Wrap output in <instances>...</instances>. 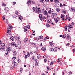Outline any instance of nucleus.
Instances as JSON below:
<instances>
[{
  "instance_id": "1",
  "label": "nucleus",
  "mask_w": 75,
  "mask_h": 75,
  "mask_svg": "<svg viewBox=\"0 0 75 75\" xmlns=\"http://www.w3.org/2000/svg\"><path fill=\"white\" fill-rule=\"evenodd\" d=\"M40 8H37V7L35 8V7H33V12L35 11V12H37V13H40L41 12V10L40 9Z\"/></svg>"
},
{
  "instance_id": "2",
  "label": "nucleus",
  "mask_w": 75,
  "mask_h": 75,
  "mask_svg": "<svg viewBox=\"0 0 75 75\" xmlns=\"http://www.w3.org/2000/svg\"><path fill=\"white\" fill-rule=\"evenodd\" d=\"M39 18L40 19V20L41 21H42V20H44V19H46V17L45 16H43L42 14H40L39 15Z\"/></svg>"
},
{
  "instance_id": "3",
  "label": "nucleus",
  "mask_w": 75,
  "mask_h": 75,
  "mask_svg": "<svg viewBox=\"0 0 75 75\" xmlns=\"http://www.w3.org/2000/svg\"><path fill=\"white\" fill-rule=\"evenodd\" d=\"M57 16V14L55 13H54L52 14L51 17L52 19H54Z\"/></svg>"
},
{
  "instance_id": "4",
  "label": "nucleus",
  "mask_w": 75,
  "mask_h": 75,
  "mask_svg": "<svg viewBox=\"0 0 75 75\" xmlns=\"http://www.w3.org/2000/svg\"><path fill=\"white\" fill-rule=\"evenodd\" d=\"M13 28V27L10 25H8V27L7 28L8 29V32H11V29Z\"/></svg>"
},
{
  "instance_id": "5",
  "label": "nucleus",
  "mask_w": 75,
  "mask_h": 75,
  "mask_svg": "<svg viewBox=\"0 0 75 75\" xmlns=\"http://www.w3.org/2000/svg\"><path fill=\"white\" fill-rule=\"evenodd\" d=\"M54 21H55L56 23H57L58 21H59V17L55 18H54Z\"/></svg>"
},
{
  "instance_id": "6",
  "label": "nucleus",
  "mask_w": 75,
  "mask_h": 75,
  "mask_svg": "<svg viewBox=\"0 0 75 75\" xmlns=\"http://www.w3.org/2000/svg\"><path fill=\"white\" fill-rule=\"evenodd\" d=\"M6 48H7L6 50L7 52H10V51H11V47H9L8 48H7V47H8V45H6Z\"/></svg>"
},
{
  "instance_id": "7",
  "label": "nucleus",
  "mask_w": 75,
  "mask_h": 75,
  "mask_svg": "<svg viewBox=\"0 0 75 75\" xmlns=\"http://www.w3.org/2000/svg\"><path fill=\"white\" fill-rule=\"evenodd\" d=\"M12 63L13 64L14 66H15V67H17V66L18 65V63L15 62V61H12Z\"/></svg>"
},
{
  "instance_id": "8",
  "label": "nucleus",
  "mask_w": 75,
  "mask_h": 75,
  "mask_svg": "<svg viewBox=\"0 0 75 75\" xmlns=\"http://www.w3.org/2000/svg\"><path fill=\"white\" fill-rule=\"evenodd\" d=\"M31 1L29 0L27 2V3H26V4H27V6H31Z\"/></svg>"
},
{
  "instance_id": "9",
  "label": "nucleus",
  "mask_w": 75,
  "mask_h": 75,
  "mask_svg": "<svg viewBox=\"0 0 75 75\" xmlns=\"http://www.w3.org/2000/svg\"><path fill=\"white\" fill-rule=\"evenodd\" d=\"M5 11L7 13L9 11V8H8L6 7H5V9H4Z\"/></svg>"
},
{
  "instance_id": "10",
  "label": "nucleus",
  "mask_w": 75,
  "mask_h": 75,
  "mask_svg": "<svg viewBox=\"0 0 75 75\" xmlns=\"http://www.w3.org/2000/svg\"><path fill=\"white\" fill-rule=\"evenodd\" d=\"M43 14L44 15H48V12L47 11L45 10L43 12Z\"/></svg>"
},
{
  "instance_id": "11",
  "label": "nucleus",
  "mask_w": 75,
  "mask_h": 75,
  "mask_svg": "<svg viewBox=\"0 0 75 75\" xmlns=\"http://www.w3.org/2000/svg\"><path fill=\"white\" fill-rule=\"evenodd\" d=\"M17 60L18 63L19 64H20V59L19 57H17Z\"/></svg>"
},
{
  "instance_id": "12",
  "label": "nucleus",
  "mask_w": 75,
  "mask_h": 75,
  "mask_svg": "<svg viewBox=\"0 0 75 75\" xmlns=\"http://www.w3.org/2000/svg\"><path fill=\"white\" fill-rule=\"evenodd\" d=\"M18 46H19L20 47H21V41L20 40H18Z\"/></svg>"
},
{
  "instance_id": "13",
  "label": "nucleus",
  "mask_w": 75,
  "mask_h": 75,
  "mask_svg": "<svg viewBox=\"0 0 75 75\" xmlns=\"http://www.w3.org/2000/svg\"><path fill=\"white\" fill-rule=\"evenodd\" d=\"M1 51H2V52H3V51H5V48H4V47H1Z\"/></svg>"
},
{
  "instance_id": "14",
  "label": "nucleus",
  "mask_w": 75,
  "mask_h": 75,
  "mask_svg": "<svg viewBox=\"0 0 75 75\" xmlns=\"http://www.w3.org/2000/svg\"><path fill=\"white\" fill-rule=\"evenodd\" d=\"M5 44L4 43H1V45H0V46L1 47H4V46H5Z\"/></svg>"
},
{
  "instance_id": "15",
  "label": "nucleus",
  "mask_w": 75,
  "mask_h": 75,
  "mask_svg": "<svg viewBox=\"0 0 75 75\" xmlns=\"http://www.w3.org/2000/svg\"><path fill=\"white\" fill-rule=\"evenodd\" d=\"M46 47H43L41 48V50L43 51H45L46 50Z\"/></svg>"
},
{
  "instance_id": "16",
  "label": "nucleus",
  "mask_w": 75,
  "mask_h": 75,
  "mask_svg": "<svg viewBox=\"0 0 75 75\" xmlns=\"http://www.w3.org/2000/svg\"><path fill=\"white\" fill-rule=\"evenodd\" d=\"M54 2L56 4H58V3H60L59 1L58 0H54Z\"/></svg>"
},
{
  "instance_id": "17",
  "label": "nucleus",
  "mask_w": 75,
  "mask_h": 75,
  "mask_svg": "<svg viewBox=\"0 0 75 75\" xmlns=\"http://www.w3.org/2000/svg\"><path fill=\"white\" fill-rule=\"evenodd\" d=\"M47 22L48 23H51L52 22V21H51V20L50 19H48L47 20Z\"/></svg>"
},
{
  "instance_id": "18",
  "label": "nucleus",
  "mask_w": 75,
  "mask_h": 75,
  "mask_svg": "<svg viewBox=\"0 0 75 75\" xmlns=\"http://www.w3.org/2000/svg\"><path fill=\"white\" fill-rule=\"evenodd\" d=\"M10 39H11L12 41H14V38L13 36L10 37Z\"/></svg>"
},
{
  "instance_id": "19",
  "label": "nucleus",
  "mask_w": 75,
  "mask_h": 75,
  "mask_svg": "<svg viewBox=\"0 0 75 75\" xmlns=\"http://www.w3.org/2000/svg\"><path fill=\"white\" fill-rule=\"evenodd\" d=\"M68 26L69 27V28H68L69 29V28H73V26H72V25L70 24L68 25Z\"/></svg>"
},
{
  "instance_id": "20",
  "label": "nucleus",
  "mask_w": 75,
  "mask_h": 75,
  "mask_svg": "<svg viewBox=\"0 0 75 75\" xmlns=\"http://www.w3.org/2000/svg\"><path fill=\"white\" fill-rule=\"evenodd\" d=\"M56 10L58 12V13H59L60 11V9L59 8H56Z\"/></svg>"
},
{
  "instance_id": "21",
  "label": "nucleus",
  "mask_w": 75,
  "mask_h": 75,
  "mask_svg": "<svg viewBox=\"0 0 75 75\" xmlns=\"http://www.w3.org/2000/svg\"><path fill=\"white\" fill-rule=\"evenodd\" d=\"M28 38H25L24 40H23V41L24 42H26L27 41V40H28Z\"/></svg>"
},
{
  "instance_id": "22",
  "label": "nucleus",
  "mask_w": 75,
  "mask_h": 75,
  "mask_svg": "<svg viewBox=\"0 0 75 75\" xmlns=\"http://www.w3.org/2000/svg\"><path fill=\"white\" fill-rule=\"evenodd\" d=\"M2 6H4V7H5L6 6H7V5H6V4H5V3H2Z\"/></svg>"
},
{
  "instance_id": "23",
  "label": "nucleus",
  "mask_w": 75,
  "mask_h": 75,
  "mask_svg": "<svg viewBox=\"0 0 75 75\" xmlns=\"http://www.w3.org/2000/svg\"><path fill=\"white\" fill-rule=\"evenodd\" d=\"M8 45H9V47H10V48H11V49L12 48H13V46L11 45V43H9Z\"/></svg>"
},
{
  "instance_id": "24",
  "label": "nucleus",
  "mask_w": 75,
  "mask_h": 75,
  "mask_svg": "<svg viewBox=\"0 0 75 75\" xmlns=\"http://www.w3.org/2000/svg\"><path fill=\"white\" fill-rule=\"evenodd\" d=\"M37 57L38 58V59H39L40 58V57H41V55H40V54H38L37 55Z\"/></svg>"
},
{
  "instance_id": "25",
  "label": "nucleus",
  "mask_w": 75,
  "mask_h": 75,
  "mask_svg": "<svg viewBox=\"0 0 75 75\" xmlns=\"http://www.w3.org/2000/svg\"><path fill=\"white\" fill-rule=\"evenodd\" d=\"M14 46L16 48H17V47H19V48H20V46H18V45H17V44H15L14 45Z\"/></svg>"
},
{
  "instance_id": "26",
  "label": "nucleus",
  "mask_w": 75,
  "mask_h": 75,
  "mask_svg": "<svg viewBox=\"0 0 75 75\" xmlns=\"http://www.w3.org/2000/svg\"><path fill=\"white\" fill-rule=\"evenodd\" d=\"M11 44L13 46H14L15 45V44H16V43L14 42H13L12 43H11Z\"/></svg>"
},
{
  "instance_id": "27",
  "label": "nucleus",
  "mask_w": 75,
  "mask_h": 75,
  "mask_svg": "<svg viewBox=\"0 0 75 75\" xmlns=\"http://www.w3.org/2000/svg\"><path fill=\"white\" fill-rule=\"evenodd\" d=\"M54 50V48H50V50L51 51H53Z\"/></svg>"
},
{
  "instance_id": "28",
  "label": "nucleus",
  "mask_w": 75,
  "mask_h": 75,
  "mask_svg": "<svg viewBox=\"0 0 75 75\" xmlns=\"http://www.w3.org/2000/svg\"><path fill=\"white\" fill-rule=\"evenodd\" d=\"M39 38L40 39H42L43 38V36H40L39 37Z\"/></svg>"
},
{
  "instance_id": "29",
  "label": "nucleus",
  "mask_w": 75,
  "mask_h": 75,
  "mask_svg": "<svg viewBox=\"0 0 75 75\" xmlns=\"http://www.w3.org/2000/svg\"><path fill=\"white\" fill-rule=\"evenodd\" d=\"M68 26H65L64 27L65 31H67V28Z\"/></svg>"
},
{
  "instance_id": "30",
  "label": "nucleus",
  "mask_w": 75,
  "mask_h": 75,
  "mask_svg": "<svg viewBox=\"0 0 75 75\" xmlns=\"http://www.w3.org/2000/svg\"><path fill=\"white\" fill-rule=\"evenodd\" d=\"M46 27H50V25L49 24L47 23L46 24Z\"/></svg>"
},
{
  "instance_id": "31",
  "label": "nucleus",
  "mask_w": 75,
  "mask_h": 75,
  "mask_svg": "<svg viewBox=\"0 0 75 75\" xmlns=\"http://www.w3.org/2000/svg\"><path fill=\"white\" fill-rule=\"evenodd\" d=\"M51 12H52V11H51V10H49L48 11V14H50L51 13Z\"/></svg>"
},
{
  "instance_id": "32",
  "label": "nucleus",
  "mask_w": 75,
  "mask_h": 75,
  "mask_svg": "<svg viewBox=\"0 0 75 75\" xmlns=\"http://www.w3.org/2000/svg\"><path fill=\"white\" fill-rule=\"evenodd\" d=\"M20 70V72H21V73L23 71V68H21Z\"/></svg>"
},
{
  "instance_id": "33",
  "label": "nucleus",
  "mask_w": 75,
  "mask_h": 75,
  "mask_svg": "<svg viewBox=\"0 0 75 75\" xmlns=\"http://www.w3.org/2000/svg\"><path fill=\"white\" fill-rule=\"evenodd\" d=\"M17 54V52H14L13 53V55H16Z\"/></svg>"
},
{
  "instance_id": "34",
  "label": "nucleus",
  "mask_w": 75,
  "mask_h": 75,
  "mask_svg": "<svg viewBox=\"0 0 75 75\" xmlns=\"http://www.w3.org/2000/svg\"><path fill=\"white\" fill-rule=\"evenodd\" d=\"M50 45H51L52 47H54V45H53V44L52 42H50Z\"/></svg>"
},
{
  "instance_id": "35",
  "label": "nucleus",
  "mask_w": 75,
  "mask_h": 75,
  "mask_svg": "<svg viewBox=\"0 0 75 75\" xmlns=\"http://www.w3.org/2000/svg\"><path fill=\"white\" fill-rule=\"evenodd\" d=\"M27 55L28 57H30V53H29V52L27 53Z\"/></svg>"
},
{
  "instance_id": "36",
  "label": "nucleus",
  "mask_w": 75,
  "mask_h": 75,
  "mask_svg": "<svg viewBox=\"0 0 75 75\" xmlns=\"http://www.w3.org/2000/svg\"><path fill=\"white\" fill-rule=\"evenodd\" d=\"M27 27L28 28V29H29V28H30V26L29 25H27Z\"/></svg>"
},
{
  "instance_id": "37",
  "label": "nucleus",
  "mask_w": 75,
  "mask_h": 75,
  "mask_svg": "<svg viewBox=\"0 0 75 75\" xmlns=\"http://www.w3.org/2000/svg\"><path fill=\"white\" fill-rule=\"evenodd\" d=\"M57 50H58L56 48H55L54 49V52H57Z\"/></svg>"
},
{
  "instance_id": "38",
  "label": "nucleus",
  "mask_w": 75,
  "mask_h": 75,
  "mask_svg": "<svg viewBox=\"0 0 75 75\" xmlns=\"http://www.w3.org/2000/svg\"><path fill=\"white\" fill-rule=\"evenodd\" d=\"M67 37V35H66L65 34L64 35H63V36L62 37V38H66V37Z\"/></svg>"
},
{
  "instance_id": "39",
  "label": "nucleus",
  "mask_w": 75,
  "mask_h": 75,
  "mask_svg": "<svg viewBox=\"0 0 75 75\" xmlns=\"http://www.w3.org/2000/svg\"><path fill=\"white\" fill-rule=\"evenodd\" d=\"M35 66H37V65H38V62H35Z\"/></svg>"
},
{
  "instance_id": "40",
  "label": "nucleus",
  "mask_w": 75,
  "mask_h": 75,
  "mask_svg": "<svg viewBox=\"0 0 75 75\" xmlns=\"http://www.w3.org/2000/svg\"><path fill=\"white\" fill-rule=\"evenodd\" d=\"M16 57H13V58H12V59L13 61H14L16 59Z\"/></svg>"
},
{
  "instance_id": "41",
  "label": "nucleus",
  "mask_w": 75,
  "mask_h": 75,
  "mask_svg": "<svg viewBox=\"0 0 75 75\" xmlns=\"http://www.w3.org/2000/svg\"><path fill=\"white\" fill-rule=\"evenodd\" d=\"M42 13H44V9H42Z\"/></svg>"
},
{
  "instance_id": "42",
  "label": "nucleus",
  "mask_w": 75,
  "mask_h": 75,
  "mask_svg": "<svg viewBox=\"0 0 75 75\" xmlns=\"http://www.w3.org/2000/svg\"><path fill=\"white\" fill-rule=\"evenodd\" d=\"M23 19V17H19V19L20 20H21Z\"/></svg>"
},
{
  "instance_id": "43",
  "label": "nucleus",
  "mask_w": 75,
  "mask_h": 75,
  "mask_svg": "<svg viewBox=\"0 0 75 75\" xmlns=\"http://www.w3.org/2000/svg\"><path fill=\"white\" fill-rule=\"evenodd\" d=\"M8 52H7V53H5V55H8Z\"/></svg>"
},
{
  "instance_id": "44",
  "label": "nucleus",
  "mask_w": 75,
  "mask_h": 75,
  "mask_svg": "<svg viewBox=\"0 0 75 75\" xmlns=\"http://www.w3.org/2000/svg\"><path fill=\"white\" fill-rule=\"evenodd\" d=\"M25 59H27V55L25 54Z\"/></svg>"
},
{
  "instance_id": "45",
  "label": "nucleus",
  "mask_w": 75,
  "mask_h": 75,
  "mask_svg": "<svg viewBox=\"0 0 75 75\" xmlns=\"http://www.w3.org/2000/svg\"><path fill=\"white\" fill-rule=\"evenodd\" d=\"M24 30L25 31L24 32H25L27 31V29L25 28H24Z\"/></svg>"
},
{
  "instance_id": "46",
  "label": "nucleus",
  "mask_w": 75,
  "mask_h": 75,
  "mask_svg": "<svg viewBox=\"0 0 75 75\" xmlns=\"http://www.w3.org/2000/svg\"><path fill=\"white\" fill-rule=\"evenodd\" d=\"M8 35H9L10 36L11 35V33H10V32H8Z\"/></svg>"
},
{
  "instance_id": "47",
  "label": "nucleus",
  "mask_w": 75,
  "mask_h": 75,
  "mask_svg": "<svg viewBox=\"0 0 75 75\" xmlns=\"http://www.w3.org/2000/svg\"><path fill=\"white\" fill-rule=\"evenodd\" d=\"M63 6V5H62V4L60 3V7H62Z\"/></svg>"
},
{
  "instance_id": "48",
  "label": "nucleus",
  "mask_w": 75,
  "mask_h": 75,
  "mask_svg": "<svg viewBox=\"0 0 75 75\" xmlns=\"http://www.w3.org/2000/svg\"><path fill=\"white\" fill-rule=\"evenodd\" d=\"M35 39L36 40H37V41H38V40H39V38H36Z\"/></svg>"
},
{
  "instance_id": "49",
  "label": "nucleus",
  "mask_w": 75,
  "mask_h": 75,
  "mask_svg": "<svg viewBox=\"0 0 75 75\" xmlns=\"http://www.w3.org/2000/svg\"><path fill=\"white\" fill-rule=\"evenodd\" d=\"M69 45H70V44H69V43H67L66 45V46H69Z\"/></svg>"
},
{
  "instance_id": "50",
  "label": "nucleus",
  "mask_w": 75,
  "mask_h": 75,
  "mask_svg": "<svg viewBox=\"0 0 75 75\" xmlns=\"http://www.w3.org/2000/svg\"><path fill=\"white\" fill-rule=\"evenodd\" d=\"M62 13H63L64 14H66V12L65 11H62Z\"/></svg>"
},
{
  "instance_id": "51",
  "label": "nucleus",
  "mask_w": 75,
  "mask_h": 75,
  "mask_svg": "<svg viewBox=\"0 0 75 75\" xmlns=\"http://www.w3.org/2000/svg\"><path fill=\"white\" fill-rule=\"evenodd\" d=\"M53 64H54V62H51L50 65H52Z\"/></svg>"
},
{
  "instance_id": "52",
  "label": "nucleus",
  "mask_w": 75,
  "mask_h": 75,
  "mask_svg": "<svg viewBox=\"0 0 75 75\" xmlns=\"http://www.w3.org/2000/svg\"><path fill=\"white\" fill-rule=\"evenodd\" d=\"M47 69V71H48L49 70V69H50V67H48Z\"/></svg>"
},
{
  "instance_id": "53",
  "label": "nucleus",
  "mask_w": 75,
  "mask_h": 75,
  "mask_svg": "<svg viewBox=\"0 0 75 75\" xmlns=\"http://www.w3.org/2000/svg\"><path fill=\"white\" fill-rule=\"evenodd\" d=\"M33 51H31L30 52V54H33Z\"/></svg>"
},
{
  "instance_id": "54",
  "label": "nucleus",
  "mask_w": 75,
  "mask_h": 75,
  "mask_svg": "<svg viewBox=\"0 0 75 75\" xmlns=\"http://www.w3.org/2000/svg\"><path fill=\"white\" fill-rule=\"evenodd\" d=\"M71 24V25H74V22H72Z\"/></svg>"
},
{
  "instance_id": "55",
  "label": "nucleus",
  "mask_w": 75,
  "mask_h": 75,
  "mask_svg": "<svg viewBox=\"0 0 75 75\" xmlns=\"http://www.w3.org/2000/svg\"><path fill=\"white\" fill-rule=\"evenodd\" d=\"M49 17H50V16L47 15V16L46 17V18H48Z\"/></svg>"
},
{
  "instance_id": "56",
  "label": "nucleus",
  "mask_w": 75,
  "mask_h": 75,
  "mask_svg": "<svg viewBox=\"0 0 75 75\" xmlns=\"http://www.w3.org/2000/svg\"><path fill=\"white\" fill-rule=\"evenodd\" d=\"M72 74V72L71 71L69 72V75H71Z\"/></svg>"
},
{
  "instance_id": "57",
  "label": "nucleus",
  "mask_w": 75,
  "mask_h": 75,
  "mask_svg": "<svg viewBox=\"0 0 75 75\" xmlns=\"http://www.w3.org/2000/svg\"><path fill=\"white\" fill-rule=\"evenodd\" d=\"M2 18L3 19V20H5V17H4V16H3Z\"/></svg>"
},
{
  "instance_id": "58",
  "label": "nucleus",
  "mask_w": 75,
  "mask_h": 75,
  "mask_svg": "<svg viewBox=\"0 0 75 75\" xmlns=\"http://www.w3.org/2000/svg\"><path fill=\"white\" fill-rule=\"evenodd\" d=\"M32 3L33 4H35V2L34 1H32Z\"/></svg>"
},
{
  "instance_id": "59",
  "label": "nucleus",
  "mask_w": 75,
  "mask_h": 75,
  "mask_svg": "<svg viewBox=\"0 0 75 75\" xmlns=\"http://www.w3.org/2000/svg\"><path fill=\"white\" fill-rule=\"evenodd\" d=\"M16 3L15 2H13V5H15Z\"/></svg>"
},
{
  "instance_id": "60",
  "label": "nucleus",
  "mask_w": 75,
  "mask_h": 75,
  "mask_svg": "<svg viewBox=\"0 0 75 75\" xmlns=\"http://www.w3.org/2000/svg\"><path fill=\"white\" fill-rule=\"evenodd\" d=\"M75 51V49H73V52L74 53V52Z\"/></svg>"
},
{
  "instance_id": "61",
  "label": "nucleus",
  "mask_w": 75,
  "mask_h": 75,
  "mask_svg": "<svg viewBox=\"0 0 75 75\" xmlns=\"http://www.w3.org/2000/svg\"><path fill=\"white\" fill-rule=\"evenodd\" d=\"M35 62H37V59H35Z\"/></svg>"
},
{
  "instance_id": "62",
  "label": "nucleus",
  "mask_w": 75,
  "mask_h": 75,
  "mask_svg": "<svg viewBox=\"0 0 75 75\" xmlns=\"http://www.w3.org/2000/svg\"><path fill=\"white\" fill-rule=\"evenodd\" d=\"M45 38H46L47 39H49V37L48 36L46 37Z\"/></svg>"
},
{
  "instance_id": "63",
  "label": "nucleus",
  "mask_w": 75,
  "mask_h": 75,
  "mask_svg": "<svg viewBox=\"0 0 75 75\" xmlns=\"http://www.w3.org/2000/svg\"><path fill=\"white\" fill-rule=\"evenodd\" d=\"M46 2H48L49 1V0H45Z\"/></svg>"
},
{
  "instance_id": "64",
  "label": "nucleus",
  "mask_w": 75,
  "mask_h": 75,
  "mask_svg": "<svg viewBox=\"0 0 75 75\" xmlns=\"http://www.w3.org/2000/svg\"><path fill=\"white\" fill-rule=\"evenodd\" d=\"M17 38H18V39H20V37H17Z\"/></svg>"
}]
</instances>
